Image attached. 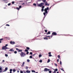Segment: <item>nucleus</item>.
<instances>
[{"label": "nucleus", "instance_id": "f257e3e1", "mask_svg": "<svg viewBox=\"0 0 73 73\" xmlns=\"http://www.w3.org/2000/svg\"><path fill=\"white\" fill-rule=\"evenodd\" d=\"M44 5V3H41L40 4H38L37 5L38 7H41L42 6H43Z\"/></svg>", "mask_w": 73, "mask_h": 73}, {"label": "nucleus", "instance_id": "f03ea898", "mask_svg": "<svg viewBox=\"0 0 73 73\" xmlns=\"http://www.w3.org/2000/svg\"><path fill=\"white\" fill-rule=\"evenodd\" d=\"M8 46V44H6V45L4 46H3L2 47V49H4V50H6V49H7L8 48L7 47Z\"/></svg>", "mask_w": 73, "mask_h": 73}, {"label": "nucleus", "instance_id": "7ed1b4c3", "mask_svg": "<svg viewBox=\"0 0 73 73\" xmlns=\"http://www.w3.org/2000/svg\"><path fill=\"white\" fill-rule=\"evenodd\" d=\"M20 54L22 57H24L26 55V54L21 52Z\"/></svg>", "mask_w": 73, "mask_h": 73}, {"label": "nucleus", "instance_id": "20e7f679", "mask_svg": "<svg viewBox=\"0 0 73 73\" xmlns=\"http://www.w3.org/2000/svg\"><path fill=\"white\" fill-rule=\"evenodd\" d=\"M49 9V7H47L46 8H45L44 9V12H45L46 13H48V10Z\"/></svg>", "mask_w": 73, "mask_h": 73}, {"label": "nucleus", "instance_id": "39448f33", "mask_svg": "<svg viewBox=\"0 0 73 73\" xmlns=\"http://www.w3.org/2000/svg\"><path fill=\"white\" fill-rule=\"evenodd\" d=\"M49 70H50V69H48V68H45L44 70V72H48V71H49Z\"/></svg>", "mask_w": 73, "mask_h": 73}, {"label": "nucleus", "instance_id": "423d86ee", "mask_svg": "<svg viewBox=\"0 0 73 73\" xmlns=\"http://www.w3.org/2000/svg\"><path fill=\"white\" fill-rule=\"evenodd\" d=\"M52 35L53 36H56L57 35V33L55 32H54L52 33Z\"/></svg>", "mask_w": 73, "mask_h": 73}, {"label": "nucleus", "instance_id": "0eeeda50", "mask_svg": "<svg viewBox=\"0 0 73 73\" xmlns=\"http://www.w3.org/2000/svg\"><path fill=\"white\" fill-rule=\"evenodd\" d=\"M16 49L17 50H18V51L19 52H22L23 51L22 50H20L17 48H16Z\"/></svg>", "mask_w": 73, "mask_h": 73}, {"label": "nucleus", "instance_id": "6e6552de", "mask_svg": "<svg viewBox=\"0 0 73 73\" xmlns=\"http://www.w3.org/2000/svg\"><path fill=\"white\" fill-rule=\"evenodd\" d=\"M10 43L11 44H15V42H12V41H11L10 42Z\"/></svg>", "mask_w": 73, "mask_h": 73}, {"label": "nucleus", "instance_id": "1a4fd4ad", "mask_svg": "<svg viewBox=\"0 0 73 73\" xmlns=\"http://www.w3.org/2000/svg\"><path fill=\"white\" fill-rule=\"evenodd\" d=\"M48 54L49 55H48V57H52V55L50 54H51V52H49L48 53Z\"/></svg>", "mask_w": 73, "mask_h": 73}, {"label": "nucleus", "instance_id": "9d476101", "mask_svg": "<svg viewBox=\"0 0 73 73\" xmlns=\"http://www.w3.org/2000/svg\"><path fill=\"white\" fill-rule=\"evenodd\" d=\"M3 1H4L5 3H7L8 1L7 0H3Z\"/></svg>", "mask_w": 73, "mask_h": 73}, {"label": "nucleus", "instance_id": "9b49d317", "mask_svg": "<svg viewBox=\"0 0 73 73\" xmlns=\"http://www.w3.org/2000/svg\"><path fill=\"white\" fill-rule=\"evenodd\" d=\"M28 1V2L29 3V4H30L31 2H32V0H27Z\"/></svg>", "mask_w": 73, "mask_h": 73}, {"label": "nucleus", "instance_id": "f8f14e48", "mask_svg": "<svg viewBox=\"0 0 73 73\" xmlns=\"http://www.w3.org/2000/svg\"><path fill=\"white\" fill-rule=\"evenodd\" d=\"M9 52H14V50H13V48H12L11 49H10L9 50Z\"/></svg>", "mask_w": 73, "mask_h": 73}, {"label": "nucleus", "instance_id": "ddd939ff", "mask_svg": "<svg viewBox=\"0 0 73 73\" xmlns=\"http://www.w3.org/2000/svg\"><path fill=\"white\" fill-rule=\"evenodd\" d=\"M8 70V68L6 67L5 68V70L3 71V72H6Z\"/></svg>", "mask_w": 73, "mask_h": 73}, {"label": "nucleus", "instance_id": "4468645a", "mask_svg": "<svg viewBox=\"0 0 73 73\" xmlns=\"http://www.w3.org/2000/svg\"><path fill=\"white\" fill-rule=\"evenodd\" d=\"M25 64V62H23V64H22V65H21V66H22V67H23V66H24V64Z\"/></svg>", "mask_w": 73, "mask_h": 73}, {"label": "nucleus", "instance_id": "2eb2a0df", "mask_svg": "<svg viewBox=\"0 0 73 73\" xmlns=\"http://www.w3.org/2000/svg\"><path fill=\"white\" fill-rule=\"evenodd\" d=\"M50 31H49L47 33H46V35H50Z\"/></svg>", "mask_w": 73, "mask_h": 73}, {"label": "nucleus", "instance_id": "dca6fc26", "mask_svg": "<svg viewBox=\"0 0 73 73\" xmlns=\"http://www.w3.org/2000/svg\"><path fill=\"white\" fill-rule=\"evenodd\" d=\"M53 35H52L51 36H47L46 35L45 36H46V37H53Z\"/></svg>", "mask_w": 73, "mask_h": 73}, {"label": "nucleus", "instance_id": "f3484780", "mask_svg": "<svg viewBox=\"0 0 73 73\" xmlns=\"http://www.w3.org/2000/svg\"><path fill=\"white\" fill-rule=\"evenodd\" d=\"M26 72L27 73H31V71L29 70H27L26 71Z\"/></svg>", "mask_w": 73, "mask_h": 73}, {"label": "nucleus", "instance_id": "a211bd4d", "mask_svg": "<svg viewBox=\"0 0 73 73\" xmlns=\"http://www.w3.org/2000/svg\"><path fill=\"white\" fill-rule=\"evenodd\" d=\"M58 58H59V59H61L60 56V55H59L58 56Z\"/></svg>", "mask_w": 73, "mask_h": 73}, {"label": "nucleus", "instance_id": "6ab92c4d", "mask_svg": "<svg viewBox=\"0 0 73 73\" xmlns=\"http://www.w3.org/2000/svg\"><path fill=\"white\" fill-rule=\"evenodd\" d=\"M28 0H27L26 1V4H29V3H28V2H27L28 1Z\"/></svg>", "mask_w": 73, "mask_h": 73}, {"label": "nucleus", "instance_id": "aec40b11", "mask_svg": "<svg viewBox=\"0 0 73 73\" xmlns=\"http://www.w3.org/2000/svg\"><path fill=\"white\" fill-rule=\"evenodd\" d=\"M41 57H42V55H41V54H40L39 55V58H40Z\"/></svg>", "mask_w": 73, "mask_h": 73}, {"label": "nucleus", "instance_id": "412c9836", "mask_svg": "<svg viewBox=\"0 0 73 73\" xmlns=\"http://www.w3.org/2000/svg\"><path fill=\"white\" fill-rule=\"evenodd\" d=\"M42 1L43 3H45L46 2V0H42Z\"/></svg>", "mask_w": 73, "mask_h": 73}, {"label": "nucleus", "instance_id": "4be33fe9", "mask_svg": "<svg viewBox=\"0 0 73 73\" xmlns=\"http://www.w3.org/2000/svg\"><path fill=\"white\" fill-rule=\"evenodd\" d=\"M45 3H44V5H46V4H47V1H46V2H45Z\"/></svg>", "mask_w": 73, "mask_h": 73}, {"label": "nucleus", "instance_id": "5701e85b", "mask_svg": "<svg viewBox=\"0 0 73 73\" xmlns=\"http://www.w3.org/2000/svg\"><path fill=\"white\" fill-rule=\"evenodd\" d=\"M26 49H27L28 50H29L30 49V48H29V47H26Z\"/></svg>", "mask_w": 73, "mask_h": 73}, {"label": "nucleus", "instance_id": "b1692460", "mask_svg": "<svg viewBox=\"0 0 73 73\" xmlns=\"http://www.w3.org/2000/svg\"><path fill=\"white\" fill-rule=\"evenodd\" d=\"M44 40H45V39H46V40H48V38H46V37H45L44 38Z\"/></svg>", "mask_w": 73, "mask_h": 73}, {"label": "nucleus", "instance_id": "393cba45", "mask_svg": "<svg viewBox=\"0 0 73 73\" xmlns=\"http://www.w3.org/2000/svg\"><path fill=\"white\" fill-rule=\"evenodd\" d=\"M50 62V59H48V61L47 62L48 63V62Z\"/></svg>", "mask_w": 73, "mask_h": 73}, {"label": "nucleus", "instance_id": "a878e982", "mask_svg": "<svg viewBox=\"0 0 73 73\" xmlns=\"http://www.w3.org/2000/svg\"><path fill=\"white\" fill-rule=\"evenodd\" d=\"M16 9H17L18 11L20 10V8H19L18 7H17L16 8Z\"/></svg>", "mask_w": 73, "mask_h": 73}, {"label": "nucleus", "instance_id": "bb28decb", "mask_svg": "<svg viewBox=\"0 0 73 73\" xmlns=\"http://www.w3.org/2000/svg\"><path fill=\"white\" fill-rule=\"evenodd\" d=\"M11 5V3L8 4V6H9V5Z\"/></svg>", "mask_w": 73, "mask_h": 73}, {"label": "nucleus", "instance_id": "cd10ccee", "mask_svg": "<svg viewBox=\"0 0 73 73\" xmlns=\"http://www.w3.org/2000/svg\"><path fill=\"white\" fill-rule=\"evenodd\" d=\"M27 62H29V61H30V60L29 59H27Z\"/></svg>", "mask_w": 73, "mask_h": 73}, {"label": "nucleus", "instance_id": "c85d7f7f", "mask_svg": "<svg viewBox=\"0 0 73 73\" xmlns=\"http://www.w3.org/2000/svg\"><path fill=\"white\" fill-rule=\"evenodd\" d=\"M60 70H62V71H63V72H64V69L63 68H60Z\"/></svg>", "mask_w": 73, "mask_h": 73}, {"label": "nucleus", "instance_id": "c756f323", "mask_svg": "<svg viewBox=\"0 0 73 73\" xmlns=\"http://www.w3.org/2000/svg\"><path fill=\"white\" fill-rule=\"evenodd\" d=\"M33 5H34V6H36V3H34L33 4Z\"/></svg>", "mask_w": 73, "mask_h": 73}, {"label": "nucleus", "instance_id": "7c9ffc66", "mask_svg": "<svg viewBox=\"0 0 73 73\" xmlns=\"http://www.w3.org/2000/svg\"><path fill=\"white\" fill-rule=\"evenodd\" d=\"M41 11L42 12L43 11H44V9H42H42H41Z\"/></svg>", "mask_w": 73, "mask_h": 73}, {"label": "nucleus", "instance_id": "2f4dec72", "mask_svg": "<svg viewBox=\"0 0 73 73\" xmlns=\"http://www.w3.org/2000/svg\"><path fill=\"white\" fill-rule=\"evenodd\" d=\"M32 72H34V73H35L36 72V71H35L34 70H33L32 71Z\"/></svg>", "mask_w": 73, "mask_h": 73}, {"label": "nucleus", "instance_id": "473e14b6", "mask_svg": "<svg viewBox=\"0 0 73 73\" xmlns=\"http://www.w3.org/2000/svg\"><path fill=\"white\" fill-rule=\"evenodd\" d=\"M60 65H62V62H61V61H60Z\"/></svg>", "mask_w": 73, "mask_h": 73}, {"label": "nucleus", "instance_id": "72a5a7b5", "mask_svg": "<svg viewBox=\"0 0 73 73\" xmlns=\"http://www.w3.org/2000/svg\"><path fill=\"white\" fill-rule=\"evenodd\" d=\"M40 62H42V60H39Z\"/></svg>", "mask_w": 73, "mask_h": 73}, {"label": "nucleus", "instance_id": "f704fd0d", "mask_svg": "<svg viewBox=\"0 0 73 73\" xmlns=\"http://www.w3.org/2000/svg\"><path fill=\"white\" fill-rule=\"evenodd\" d=\"M12 69H10V72H12Z\"/></svg>", "mask_w": 73, "mask_h": 73}, {"label": "nucleus", "instance_id": "c9c22d12", "mask_svg": "<svg viewBox=\"0 0 73 73\" xmlns=\"http://www.w3.org/2000/svg\"><path fill=\"white\" fill-rule=\"evenodd\" d=\"M12 4H14L15 3V1L12 2Z\"/></svg>", "mask_w": 73, "mask_h": 73}, {"label": "nucleus", "instance_id": "e433bc0d", "mask_svg": "<svg viewBox=\"0 0 73 73\" xmlns=\"http://www.w3.org/2000/svg\"><path fill=\"white\" fill-rule=\"evenodd\" d=\"M46 12H45H45H44V13H43V14H44V16H45V14H46Z\"/></svg>", "mask_w": 73, "mask_h": 73}, {"label": "nucleus", "instance_id": "4c0bfd02", "mask_svg": "<svg viewBox=\"0 0 73 73\" xmlns=\"http://www.w3.org/2000/svg\"><path fill=\"white\" fill-rule=\"evenodd\" d=\"M46 5H47V6H49V3H47V4H46Z\"/></svg>", "mask_w": 73, "mask_h": 73}, {"label": "nucleus", "instance_id": "58836bf2", "mask_svg": "<svg viewBox=\"0 0 73 73\" xmlns=\"http://www.w3.org/2000/svg\"><path fill=\"white\" fill-rule=\"evenodd\" d=\"M6 26H8V27H9L10 26L9 25H8V24H6Z\"/></svg>", "mask_w": 73, "mask_h": 73}, {"label": "nucleus", "instance_id": "ea45409f", "mask_svg": "<svg viewBox=\"0 0 73 73\" xmlns=\"http://www.w3.org/2000/svg\"><path fill=\"white\" fill-rule=\"evenodd\" d=\"M54 5H52L50 7V8H51V7H53V6H54Z\"/></svg>", "mask_w": 73, "mask_h": 73}, {"label": "nucleus", "instance_id": "a19ab883", "mask_svg": "<svg viewBox=\"0 0 73 73\" xmlns=\"http://www.w3.org/2000/svg\"><path fill=\"white\" fill-rule=\"evenodd\" d=\"M29 57L30 58H32V56H30Z\"/></svg>", "mask_w": 73, "mask_h": 73}, {"label": "nucleus", "instance_id": "79ce46f5", "mask_svg": "<svg viewBox=\"0 0 73 73\" xmlns=\"http://www.w3.org/2000/svg\"><path fill=\"white\" fill-rule=\"evenodd\" d=\"M45 32L46 33L47 32H48V30H45Z\"/></svg>", "mask_w": 73, "mask_h": 73}, {"label": "nucleus", "instance_id": "37998d69", "mask_svg": "<svg viewBox=\"0 0 73 73\" xmlns=\"http://www.w3.org/2000/svg\"><path fill=\"white\" fill-rule=\"evenodd\" d=\"M5 56L6 57H8V54H5Z\"/></svg>", "mask_w": 73, "mask_h": 73}, {"label": "nucleus", "instance_id": "c03bdc74", "mask_svg": "<svg viewBox=\"0 0 73 73\" xmlns=\"http://www.w3.org/2000/svg\"><path fill=\"white\" fill-rule=\"evenodd\" d=\"M55 71H56V72H57V71H58V69H57V68H56V69H55Z\"/></svg>", "mask_w": 73, "mask_h": 73}, {"label": "nucleus", "instance_id": "a18cd8bd", "mask_svg": "<svg viewBox=\"0 0 73 73\" xmlns=\"http://www.w3.org/2000/svg\"><path fill=\"white\" fill-rule=\"evenodd\" d=\"M14 53L16 54V53H17V51H14Z\"/></svg>", "mask_w": 73, "mask_h": 73}, {"label": "nucleus", "instance_id": "49530a36", "mask_svg": "<svg viewBox=\"0 0 73 73\" xmlns=\"http://www.w3.org/2000/svg\"><path fill=\"white\" fill-rule=\"evenodd\" d=\"M28 67L27 66L26 67V69H27V70H28Z\"/></svg>", "mask_w": 73, "mask_h": 73}, {"label": "nucleus", "instance_id": "de8ad7c7", "mask_svg": "<svg viewBox=\"0 0 73 73\" xmlns=\"http://www.w3.org/2000/svg\"><path fill=\"white\" fill-rule=\"evenodd\" d=\"M44 7H45V6H42V9H44Z\"/></svg>", "mask_w": 73, "mask_h": 73}, {"label": "nucleus", "instance_id": "09e8293b", "mask_svg": "<svg viewBox=\"0 0 73 73\" xmlns=\"http://www.w3.org/2000/svg\"><path fill=\"white\" fill-rule=\"evenodd\" d=\"M25 51H26V52H28V50H27V49H25Z\"/></svg>", "mask_w": 73, "mask_h": 73}, {"label": "nucleus", "instance_id": "8fccbe9b", "mask_svg": "<svg viewBox=\"0 0 73 73\" xmlns=\"http://www.w3.org/2000/svg\"><path fill=\"white\" fill-rule=\"evenodd\" d=\"M3 38L0 39V40L3 41Z\"/></svg>", "mask_w": 73, "mask_h": 73}, {"label": "nucleus", "instance_id": "3c124183", "mask_svg": "<svg viewBox=\"0 0 73 73\" xmlns=\"http://www.w3.org/2000/svg\"><path fill=\"white\" fill-rule=\"evenodd\" d=\"M30 54L32 55V54H33V53H32V52H30Z\"/></svg>", "mask_w": 73, "mask_h": 73}, {"label": "nucleus", "instance_id": "603ef678", "mask_svg": "<svg viewBox=\"0 0 73 73\" xmlns=\"http://www.w3.org/2000/svg\"><path fill=\"white\" fill-rule=\"evenodd\" d=\"M27 54H29V52L28 51H27L26 53Z\"/></svg>", "mask_w": 73, "mask_h": 73}, {"label": "nucleus", "instance_id": "864d4df0", "mask_svg": "<svg viewBox=\"0 0 73 73\" xmlns=\"http://www.w3.org/2000/svg\"><path fill=\"white\" fill-rule=\"evenodd\" d=\"M20 73H23V72L22 71H21Z\"/></svg>", "mask_w": 73, "mask_h": 73}, {"label": "nucleus", "instance_id": "5fc2aeb1", "mask_svg": "<svg viewBox=\"0 0 73 73\" xmlns=\"http://www.w3.org/2000/svg\"><path fill=\"white\" fill-rule=\"evenodd\" d=\"M13 72H15V69H14L13 70Z\"/></svg>", "mask_w": 73, "mask_h": 73}, {"label": "nucleus", "instance_id": "6e6d98bb", "mask_svg": "<svg viewBox=\"0 0 73 73\" xmlns=\"http://www.w3.org/2000/svg\"><path fill=\"white\" fill-rule=\"evenodd\" d=\"M22 6H19V8H21Z\"/></svg>", "mask_w": 73, "mask_h": 73}, {"label": "nucleus", "instance_id": "4d7b16f0", "mask_svg": "<svg viewBox=\"0 0 73 73\" xmlns=\"http://www.w3.org/2000/svg\"><path fill=\"white\" fill-rule=\"evenodd\" d=\"M49 73H52V71L51 70H50V71H49Z\"/></svg>", "mask_w": 73, "mask_h": 73}, {"label": "nucleus", "instance_id": "13d9d810", "mask_svg": "<svg viewBox=\"0 0 73 73\" xmlns=\"http://www.w3.org/2000/svg\"><path fill=\"white\" fill-rule=\"evenodd\" d=\"M0 70H2V68H0Z\"/></svg>", "mask_w": 73, "mask_h": 73}, {"label": "nucleus", "instance_id": "bf43d9fd", "mask_svg": "<svg viewBox=\"0 0 73 73\" xmlns=\"http://www.w3.org/2000/svg\"><path fill=\"white\" fill-rule=\"evenodd\" d=\"M54 65H55V66H57V64H54Z\"/></svg>", "mask_w": 73, "mask_h": 73}, {"label": "nucleus", "instance_id": "052dcab7", "mask_svg": "<svg viewBox=\"0 0 73 73\" xmlns=\"http://www.w3.org/2000/svg\"><path fill=\"white\" fill-rule=\"evenodd\" d=\"M59 59H58L57 60V62H59Z\"/></svg>", "mask_w": 73, "mask_h": 73}, {"label": "nucleus", "instance_id": "680f3d73", "mask_svg": "<svg viewBox=\"0 0 73 73\" xmlns=\"http://www.w3.org/2000/svg\"><path fill=\"white\" fill-rule=\"evenodd\" d=\"M24 4H25V3H22V5H24Z\"/></svg>", "mask_w": 73, "mask_h": 73}, {"label": "nucleus", "instance_id": "e2e57ef3", "mask_svg": "<svg viewBox=\"0 0 73 73\" xmlns=\"http://www.w3.org/2000/svg\"><path fill=\"white\" fill-rule=\"evenodd\" d=\"M54 73H56V71L54 70Z\"/></svg>", "mask_w": 73, "mask_h": 73}, {"label": "nucleus", "instance_id": "0e129e2a", "mask_svg": "<svg viewBox=\"0 0 73 73\" xmlns=\"http://www.w3.org/2000/svg\"><path fill=\"white\" fill-rule=\"evenodd\" d=\"M1 72H3V71H2V70H1L0 71V73H1Z\"/></svg>", "mask_w": 73, "mask_h": 73}, {"label": "nucleus", "instance_id": "69168bd1", "mask_svg": "<svg viewBox=\"0 0 73 73\" xmlns=\"http://www.w3.org/2000/svg\"><path fill=\"white\" fill-rule=\"evenodd\" d=\"M17 73H19V71L18 70V71H17Z\"/></svg>", "mask_w": 73, "mask_h": 73}, {"label": "nucleus", "instance_id": "338daca9", "mask_svg": "<svg viewBox=\"0 0 73 73\" xmlns=\"http://www.w3.org/2000/svg\"><path fill=\"white\" fill-rule=\"evenodd\" d=\"M5 62V61H4V60H3V61H2V62Z\"/></svg>", "mask_w": 73, "mask_h": 73}, {"label": "nucleus", "instance_id": "774afa93", "mask_svg": "<svg viewBox=\"0 0 73 73\" xmlns=\"http://www.w3.org/2000/svg\"><path fill=\"white\" fill-rule=\"evenodd\" d=\"M59 73V72H57V73Z\"/></svg>", "mask_w": 73, "mask_h": 73}]
</instances>
